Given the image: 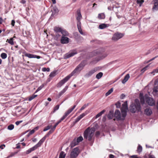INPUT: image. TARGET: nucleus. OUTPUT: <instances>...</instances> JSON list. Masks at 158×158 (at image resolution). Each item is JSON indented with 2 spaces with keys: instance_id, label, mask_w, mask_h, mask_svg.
<instances>
[{
  "instance_id": "423d86ee",
  "label": "nucleus",
  "mask_w": 158,
  "mask_h": 158,
  "mask_svg": "<svg viewBox=\"0 0 158 158\" xmlns=\"http://www.w3.org/2000/svg\"><path fill=\"white\" fill-rule=\"evenodd\" d=\"M79 153V148L76 147L74 148L71 152L70 156L72 158H75L77 157Z\"/></svg>"
},
{
  "instance_id": "2eb2a0df",
  "label": "nucleus",
  "mask_w": 158,
  "mask_h": 158,
  "mask_svg": "<svg viewBox=\"0 0 158 158\" xmlns=\"http://www.w3.org/2000/svg\"><path fill=\"white\" fill-rule=\"evenodd\" d=\"M51 11L52 12L51 16H54L56 15L59 12V10L56 6H53L51 9Z\"/></svg>"
},
{
  "instance_id": "864d4df0",
  "label": "nucleus",
  "mask_w": 158,
  "mask_h": 158,
  "mask_svg": "<svg viewBox=\"0 0 158 158\" xmlns=\"http://www.w3.org/2000/svg\"><path fill=\"white\" fill-rule=\"evenodd\" d=\"M115 105L117 108H119L120 107L121 103L119 102H118L115 104Z\"/></svg>"
},
{
  "instance_id": "c03bdc74",
  "label": "nucleus",
  "mask_w": 158,
  "mask_h": 158,
  "mask_svg": "<svg viewBox=\"0 0 158 158\" xmlns=\"http://www.w3.org/2000/svg\"><path fill=\"white\" fill-rule=\"evenodd\" d=\"M89 103L84 104L80 109V110L81 111L84 109L86 107L89 106Z\"/></svg>"
},
{
  "instance_id": "4d7b16f0",
  "label": "nucleus",
  "mask_w": 158,
  "mask_h": 158,
  "mask_svg": "<svg viewBox=\"0 0 158 158\" xmlns=\"http://www.w3.org/2000/svg\"><path fill=\"white\" fill-rule=\"evenodd\" d=\"M81 119L78 116L76 119L74 123H77L78 121H79V120Z\"/></svg>"
},
{
  "instance_id": "de8ad7c7",
  "label": "nucleus",
  "mask_w": 158,
  "mask_h": 158,
  "mask_svg": "<svg viewBox=\"0 0 158 158\" xmlns=\"http://www.w3.org/2000/svg\"><path fill=\"white\" fill-rule=\"evenodd\" d=\"M149 66V65H148L143 68L141 70V71L142 73H143L147 69V68Z\"/></svg>"
},
{
  "instance_id": "37998d69",
  "label": "nucleus",
  "mask_w": 158,
  "mask_h": 158,
  "mask_svg": "<svg viewBox=\"0 0 158 158\" xmlns=\"http://www.w3.org/2000/svg\"><path fill=\"white\" fill-rule=\"evenodd\" d=\"M14 125L11 124L8 126L7 129L10 130H11L14 128Z\"/></svg>"
},
{
  "instance_id": "3c124183",
  "label": "nucleus",
  "mask_w": 158,
  "mask_h": 158,
  "mask_svg": "<svg viewBox=\"0 0 158 158\" xmlns=\"http://www.w3.org/2000/svg\"><path fill=\"white\" fill-rule=\"evenodd\" d=\"M44 85H42L40 86L36 90L35 92V93H36L38 91L40 90L41 89H42V88L44 87Z\"/></svg>"
},
{
  "instance_id": "4468645a",
  "label": "nucleus",
  "mask_w": 158,
  "mask_h": 158,
  "mask_svg": "<svg viewBox=\"0 0 158 158\" xmlns=\"http://www.w3.org/2000/svg\"><path fill=\"white\" fill-rule=\"evenodd\" d=\"M24 55L25 56L27 57L30 58H36L38 59H39L41 57L40 56L27 53H25Z\"/></svg>"
},
{
  "instance_id": "f03ea898",
  "label": "nucleus",
  "mask_w": 158,
  "mask_h": 158,
  "mask_svg": "<svg viewBox=\"0 0 158 158\" xmlns=\"http://www.w3.org/2000/svg\"><path fill=\"white\" fill-rule=\"evenodd\" d=\"M130 110L132 113H135L136 111L140 112L141 106L139 100L136 99L135 100V102L132 103L130 106Z\"/></svg>"
},
{
  "instance_id": "aec40b11",
  "label": "nucleus",
  "mask_w": 158,
  "mask_h": 158,
  "mask_svg": "<svg viewBox=\"0 0 158 158\" xmlns=\"http://www.w3.org/2000/svg\"><path fill=\"white\" fill-rule=\"evenodd\" d=\"M128 109L127 101H126L122 104V107L121 109V111L123 110L126 112L127 113V110Z\"/></svg>"
},
{
  "instance_id": "6e6d98bb",
  "label": "nucleus",
  "mask_w": 158,
  "mask_h": 158,
  "mask_svg": "<svg viewBox=\"0 0 158 158\" xmlns=\"http://www.w3.org/2000/svg\"><path fill=\"white\" fill-rule=\"evenodd\" d=\"M81 119L78 116L76 119L74 123H77L78 121H79V120Z\"/></svg>"
},
{
  "instance_id": "a19ab883",
  "label": "nucleus",
  "mask_w": 158,
  "mask_h": 158,
  "mask_svg": "<svg viewBox=\"0 0 158 158\" xmlns=\"http://www.w3.org/2000/svg\"><path fill=\"white\" fill-rule=\"evenodd\" d=\"M83 140V138L82 136H80L76 139V141L78 143L81 141Z\"/></svg>"
},
{
  "instance_id": "72a5a7b5",
  "label": "nucleus",
  "mask_w": 158,
  "mask_h": 158,
  "mask_svg": "<svg viewBox=\"0 0 158 158\" xmlns=\"http://www.w3.org/2000/svg\"><path fill=\"white\" fill-rule=\"evenodd\" d=\"M61 33L63 35L62 36L68 35V32L65 30L62 29L61 31Z\"/></svg>"
},
{
  "instance_id": "58836bf2",
  "label": "nucleus",
  "mask_w": 158,
  "mask_h": 158,
  "mask_svg": "<svg viewBox=\"0 0 158 158\" xmlns=\"http://www.w3.org/2000/svg\"><path fill=\"white\" fill-rule=\"evenodd\" d=\"M113 88H111L106 93V96H108L113 91Z\"/></svg>"
},
{
  "instance_id": "4be33fe9",
  "label": "nucleus",
  "mask_w": 158,
  "mask_h": 158,
  "mask_svg": "<svg viewBox=\"0 0 158 158\" xmlns=\"http://www.w3.org/2000/svg\"><path fill=\"white\" fill-rule=\"evenodd\" d=\"M78 143L76 141V138H75L71 143L70 146L71 148L74 147L75 146L77 145Z\"/></svg>"
},
{
  "instance_id": "0eeeda50",
  "label": "nucleus",
  "mask_w": 158,
  "mask_h": 158,
  "mask_svg": "<svg viewBox=\"0 0 158 158\" xmlns=\"http://www.w3.org/2000/svg\"><path fill=\"white\" fill-rule=\"evenodd\" d=\"M124 35L118 32L115 33L113 35L112 39L114 41H117L123 36Z\"/></svg>"
},
{
  "instance_id": "393cba45",
  "label": "nucleus",
  "mask_w": 158,
  "mask_h": 158,
  "mask_svg": "<svg viewBox=\"0 0 158 158\" xmlns=\"http://www.w3.org/2000/svg\"><path fill=\"white\" fill-rule=\"evenodd\" d=\"M152 10L153 11L158 10V3L154 2V5L153 6Z\"/></svg>"
},
{
  "instance_id": "f8f14e48",
  "label": "nucleus",
  "mask_w": 158,
  "mask_h": 158,
  "mask_svg": "<svg viewBox=\"0 0 158 158\" xmlns=\"http://www.w3.org/2000/svg\"><path fill=\"white\" fill-rule=\"evenodd\" d=\"M54 131V130L51 128L48 133L40 140L39 141L42 144L45 140L46 137L49 136V135Z\"/></svg>"
},
{
  "instance_id": "7ed1b4c3",
  "label": "nucleus",
  "mask_w": 158,
  "mask_h": 158,
  "mask_svg": "<svg viewBox=\"0 0 158 158\" xmlns=\"http://www.w3.org/2000/svg\"><path fill=\"white\" fill-rule=\"evenodd\" d=\"M95 131L94 128L89 127L87 128L84 131V137L85 138L88 139L90 141L93 139L94 133Z\"/></svg>"
},
{
  "instance_id": "13d9d810",
  "label": "nucleus",
  "mask_w": 158,
  "mask_h": 158,
  "mask_svg": "<svg viewBox=\"0 0 158 158\" xmlns=\"http://www.w3.org/2000/svg\"><path fill=\"white\" fill-rule=\"evenodd\" d=\"M66 117L64 115L60 118V120L59 121L60 123L61 121L64 119Z\"/></svg>"
},
{
  "instance_id": "603ef678",
  "label": "nucleus",
  "mask_w": 158,
  "mask_h": 158,
  "mask_svg": "<svg viewBox=\"0 0 158 158\" xmlns=\"http://www.w3.org/2000/svg\"><path fill=\"white\" fill-rule=\"evenodd\" d=\"M60 123V122H59V121H58L57 122L56 124H55V125H54V126H53V127L52 128V129L53 130H55V129H56V127Z\"/></svg>"
},
{
  "instance_id": "8fccbe9b",
  "label": "nucleus",
  "mask_w": 158,
  "mask_h": 158,
  "mask_svg": "<svg viewBox=\"0 0 158 158\" xmlns=\"http://www.w3.org/2000/svg\"><path fill=\"white\" fill-rule=\"evenodd\" d=\"M52 127V126H48L45 127V128L44 129L43 131H46L49 129H50Z\"/></svg>"
},
{
  "instance_id": "5701e85b",
  "label": "nucleus",
  "mask_w": 158,
  "mask_h": 158,
  "mask_svg": "<svg viewBox=\"0 0 158 158\" xmlns=\"http://www.w3.org/2000/svg\"><path fill=\"white\" fill-rule=\"evenodd\" d=\"M152 94L155 96H158V86L155 87L152 92Z\"/></svg>"
},
{
  "instance_id": "f3484780",
  "label": "nucleus",
  "mask_w": 158,
  "mask_h": 158,
  "mask_svg": "<svg viewBox=\"0 0 158 158\" xmlns=\"http://www.w3.org/2000/svg\"><path fill=\"white\" fill-rule=\"evenodd\" d=\"M76 107V105H74L72 107L69 109L64 113V115L67 117L74 109Z\"/></svg>"
},
{
  "instance_id": "c85d7f7f",
  "label": "nucleus",
  "mask_w": 158,
  "mask_h": 158,
  "mask_svg": "<svg viewBox=\"0 0 158 158\" xmlns=\"http://www.w3.org/2000/svg\"><path fill=\"white\" fill-rule=\"evenodd\" d=\"M62 29L61 28L59 27H55L54 30L56 32H61Z\"/></svg>"
},
{
  "instance_id": "a878e982",
  "label": "nucleus",
  "mask_w": 158,
  "mask_h": 158,
  "mask_svg": "<svg viewBox=\"0 0 158 158\" xmlns=\"http://www.w3.org/2000/svg\"><path fill=\"white\" fill-rule=\"evenodd\" d=\"M130 78V75L127 74L125 76L124 78L122 80V82L123 84H125Z\"/></svg>"
},
{
  "instance_id": "412c9836",
  "label": "nucleus",
  "mask_w": 158,
  "mask_h": 158,
  "mask_svg": "<svg viewBox=\"0 0 158 158\" xmlns=\"http://www.w3.org/2000/svg\"><path fill=\"white\" fill-rule=\"evenodd\" d=\"M68 88V86H66L65 88L61 91L58 94V98L60 97L67 90Z\"/></svg>"
},
{
  "instance_id": "c756f323",
  "label": "nucleus",
  "mask_w": 158,
  "mask_h": 158,
  "mask_svg": "<svg viewBox=\"0 0 158 158\" xmlns=\"http://www.w3.org/2000/svg\"><path fill=\"white\" fill-rule=\"evenodd\" d=\"M98 17L99 19H103L105 18V16L104 14L102 13L98 14Z\"/></svg>"
},
{
  "instance_id": "ddd939ff",
  "label": "nucleus",
  "mask_w": 158,
  "mask_h": 158,
  "mask_svg": "<svg viewBox=\"0 0 158 158\" xmlns=\"http://www.w3.org/2000/svg\"><path fill=\"white\" fill-rule=\"evenodd\" d=\"M98 69L97 68H95L91 69L85 74V77H90L95 72L97 71Z\"/></svg>"
},
{
  "instance_id": "0e129e2a",
  "label": "nucleus",
  "mask_w": 158,
  "mask_h": 158,
  "mask_svg": "<svg viewBox=\"0 0 158 158\" xmlns=\"http://www.w3.org/2000/svg\"><path fill=\"white\" fill-rule=\"evenodd\" d=\"M17 153H18V152H14V153H11L10 154V155H9V156H10V157H12V156H13L14 155H15V154H17Z\"/></svg>"
},
{
  "instance_id": "774afa93",
  "label": "nucleus",
  "mask_w": 158,
  "mask_h": 158,
  "mask_svg": "<svg viewBox=\"0 0 158 158\" xmlns=\"http://www.w3.org/2000/svg\"><path fill=\"white\" fill-rule=\"evenodd\" d=\"M5 147L4 144H2L0 146V148L3 149Z\"/></svg>"
},
{
  "instance_id": "9d476101",
  "label": "nucleus",
  "mask_w": 158,
  "mask_h": 158,
  "mask_svg": "<svg viewBox=\"0 0 158 158\" xmlns=\"http://www.w3.org/2000/svg\"><path fill=\"white\" fill-rule=\"evenodd\" d=\"M146 102L150 106H153L155 105V102L154 99L151 98L147 97L145 98Z\"/></svg>"
},
{
  "instance_id": "c9c22d12",
  "label": "nucleus",
  "mask_w": 158,
  "mask_h": 158,
  "mask_svg": "<svg viewBox=\"0 0 158 158\" xmlns=\"http://www.w3.org/2000/svg\"><path fill=\"white\" fill-rule=\"evenodd\" d=\"M103 74L102 72H100L96 75V77L97 79H99L102 77Z\"/></svg>"
},
{
  "instance_id": "bb28decb",
  "label": "nucleus",
  "mask_w": 158,
  "mask_h": 158,
  "mask_svg": "<svg viewBox=\"0 0 158 158\" xmlns=\"http://www.w3.org/2000/svg\"><path fill=\"white\" fill-rule=\"evenodd\" d=\"M139 98H140V102H141V103L142 104H144L145 102V99H144L143 96L142 94H140Z\"/></svg>"
},
{
  "instance_id": "49530a36",
  "label": "nucleus",
  "mask_w": 158,
  "mask_h": 158,
  "mask_svg": "<svg viewBox=\"0 0 158 158\" xmlns=\"http://www.w3.org/2000/svg\"><path fill=\"white\" fill-rule=\"evenodd\" d=\"M144 1L143 0H137L136 2L138 4H139V6H141L142 4L144 2Z\"/></svg>"
},
{
  "instance_id": "2f4dec72",
  "label": "nucleus",
  "mask_w": 158,
  "mask_h": 158,
  "mask_svg": "<svg viewBox=\"0 0 158 158\" xmlns=\"http://www.w3.org/2000/svg\"><path fill=\"white\" fill-rule=\"evenodd\" d=\"M107 117L109 119H112L113 118V114L111 111H110L109 112V113Z\"/></svg>"
},
{
  "instance_id": "ea45409f",
  "label": "nucleus",
  "mask_w": 158,
  "mask_h": 158,
  "mask_svg": "<svg viewBox=\"0 0 158 158\" xmlns=\"http://www.w3.org/2000/svg\"><path fill=\"white\" fill-rule=\"evenodd\" d=\"M142 147L140 145H139L137 149V151L138 152H142Z\"/></svg>"
},
{
  "instance_id": "dca6fc26",
  "label": "nucleus",
  "mask_w": 158,
  "mask_h": 158,
  "mask_svg": "<svg viewBox=\"0 0 158 158\" xmlns=\"http://www.w3.org/2000/svg\"><path fill=\"white\" fill-rule=\"evenodd\" d=\"M69 42V39L67 37L62 36L61 39V43L62 44H66Z\"/></svg>"
},
{
  "instance_id": "a18cd8bd",
  "label": "nucleus",
  "mask_w": 158,
  "mask_h": 158,
  "mask_svg": "<svg viewBox=\"0 0 158 158\" xmlns=\"http://www.w3.org/2000/svg\"><path fill=\"white\" fill-rule=\"evenodd\" d=\"M56 75V72L53 71L51 72L49 76L51 77H54Z\"/></svg>"
},
{
  "instance_id": "6ab92c4d",
  "label": "nucleus",
  "mask_w": 158,
  "mask_h": 158,
  "mask_svg": "<svg viewBox=\"0 0 158 158\" xmlns=\"http://www.w3.org/2000/svg\"><path fill=\"white\" fill-rule=\"evenodd\" d=\"M144 113L147 116H150L152 114V112L150 109L147 108L144 110Z\"/></svg>"
},
{
  "instance_id": "5fc2aeb1",
  "label": "nucleus",
  "mask_w": 158,
  "mask_h": 158,
  "mask_svg": "<svg viewBox=\"0 0 158 158\" xmlns=\"http://www.w3.org/2000/svg\"><path fill=\"white\" fill-rule=\"evenodd\" d=\"M81 119L78 116L76 119L74 123H77L78 121H79V120Z\"/></svg>"
},
{
  "instance_id": "39448f33",
  "label": "nucleus",
  "mask_w": 158,
  "mask_h": 158,
  "mask_svg": "<svg viewBox=\"0 0 158 158\" xmlns=\"http://www.w3.org/2000/svg\"><path fill=\"white\" fill-rule=\"evenodd\" d=\"M86 64L85 61H82L76 68L73 70V71L69 74V75L71 77L75 73H79L83 69Z\"/></svg>"
},
{
  "instance_id": "f257e3e1",
  "label": "nucleus",
  "mask_w": 158,
  "mask_h": 158,
  "mask_svg": "<svg viewBox=\"0 0 158 158\" xmlns=\"http://www.w3.org/2000/svg\"><path fill=\"white\" fill-rule=\"evenodd\" d=\"M104 50L102 48H100L97 50H95L90 53V57H92L99 55V56L96 57L90 63L91 64H96L100 60L103 59L107 56L108 54L107 52H104Z\"/></svg>"
},
{
  "instance_id": "7c9ffc66",
  "label": "nucleus",
  "mask_w": 158,
  "mask_h": 158,
  "mask_svg": "<svg viewBox=\"0 0 158 158\" xmlns=\"http://www.w3.org/2000/svg\"><path fill=\"white\" fill-rule=\"evenodd\" d=\"M66 156V154L64 153V152L62 151L60 153L59 158H65Z\"/></svg>"
},
{
  "instance_id": "f704fd0d",
  "label": "nucleus",
  "mask_w": 158,
  "mask_h": 158,
  "mask_svg": "<svg viewBox=\"0 0 158 158\" xmlns=\"http://www.w3.org/2000/svg\"><path fill=\"white\" fill-rule=\"evenodd\" d=\"M106 24L105 23H102L99 25V28L101 29H102L106 28Z\"/></svg>"
},
{
  "instance_id": "338daca9",
  "label": "nucleus",
  "mask_w": 158,
  "mask_h": 158,
  "mask_svg": "<svg viewBox=\"0 0 158 158\" xmlns=\"http://www.w3.org/2000/svg\"><path fill=\"white\" fill-rule=\"evenodd\" d=\"M15 21L14 20H13L11 21V25L13 26H14V25H15Z\"/></svg>"
},
{
  "instance_id": "20e7f679",
  "label": "nucleus",
  "mask_w": 158,
  "mask_h": 158,
  "mask_svg": "<svg viewBox=\"0 0 158 158\" xmlns=\"http://www.w3.org/2000/svg\"><path fill=\"white\" fill-rule=\"evenodd\" d=\"M122 116L120 111L118 110H115L114 113V117L118 121L120 120H124L126 117L127 114L126 112L123 110L121 111Z\"/></svg>"
},
{
  "instance_id": "052dcab7",
  "label": "nucleus",
  "mask_w": 158,
  "mask_h": 158,
  "mask_svg": "<svg viewBox=\"0 0 158 158\" xmlns=\"http://www.w3.org/2000/svg\"><path fill=\"white\" fill-rule=\"evenodd\" d=\"M87 114V112L86 111H85V113H84L81 114V115L82 116L83 118L84 117L85 115H86Z\"/></svg>"
},
{
  "instance_id": "69168bd1",
  "label": "nucleus",
  "mask_w": 158,
  "mask_h": 158,
  "mask_svg": "<svg viewBox=\"0 0 158 158\" xmlns=\"http://www.w3.org/2000/svg\"><path fill=\"white\" fill-rule=\"evenodd\" d=\"M158 73V69L154 70H153V71L151 73L152 74V73Z\"/></svg>"
},
{
  "instance_id": "1a4fd4ad",
  "label": "nucleus",
  "mask_w": 158,
  "mask_h": 158,
  "mask_svg": "<svg viewBox=\"0 0 158 158\" xmlns=\"http://www.w3.org/2000/svg\"><path fill=\"white\" fill-rule=\"evenodd\" d=\"M42 144L39 141V142L35 145L32 148H29L26 152V153L28 154L30 153L31 152L35 150L37 148H38L40 147Z\"/></svg>"
},
{
  "instance_id": "79ce46f5",
  "label": "nucleus",
  "mask_w": 158,
  "mask_h": 158,
  "mask_svg": "<svg viewBox=\"0 0 158 158\" xmlns=\"http://www.w3.org/2000/svg\"><path fill=\"white\" fill-rule=\"evenodd\" d=\"M37 96V95L33 94V95H32L29 98L28 100L29 101H31L32 100H33V99H34V98H35Z\"/></svg>"
},
{
  "instance_id": "b1692460",
  "label": "nucleus",
  "mask_w": 158,
  "mask_h": 158,
  "mask_svg": "<svg viewBox=\"0 0 158 158\" xmlns=\"http://www.w3.org/2000/svg\"><path fill=\"white\" fill-rule=\"evenodd\" d=\"M77 53V52H72L68 54H66L65 58L66 59L70 57L73 56Z\"/></svg>"
},
{
  "instance_id": "680f3d73",
  "label": "nucleus",
  "mask_w": 158,
  "mask_h": 158,
  "mask_svg": "<svg viewBox=\"0 0 158 158\" xmlns=\"http://www.w3.org/2000/svg\"><path fill=\"white\" fill-rule=\"evenodd\" d=\"M59 105H56L54 107V111H56V110H57L59 109Z\"/></svg>"
},
{
  "instance_id": "09e8293b",
  "label": "nucleus",
  "mask_w": 158,
  "mask_h": 158,
  "mask_svg": "<svg viewBox=\"0 0 158 158\" xmlns=\"http://www.w3.org/2000/svg\"><path fill=\"white\" fill-rule=\"evenodd\" d=\"M42 71L43 72H46V71L49 72L50 71V69L49 68H46L44 67L42 69Z\"/></svg>"
},
{
  "instance_id": "bf43d9fd",
  "label": "nucleus",
  "mask_w": 158,
  "mask_h": 158,
  "mask_svg": "<svg viewBox=\"0 0 158 158\" xmlns=\"http://www.w3.org/2000/svg\"><path fill=\"white\" fill-rule=\"evenodd\" d=\"M22 122H23L22 120H21V121H17L16 122H15V123L16 125L18 126L20 123H21Z\"/></svg>"
},
{
  "instance_id": "4c0bfd02",
  "label": "nucleus",
  "mask_w": 158,
  "mask_h": 158,
  "mask_svg": "<svg viewBox=\"0 0 158 158\" xmlns=\"http://www.w3.org/2000/svg\"><path fill=\"white\" fill-rule=\"evenodd\" d=\"M1 57L2 59H5L7 57V55L5 53H2L1 54Z\"/></svg>"
},
{
  "instance_id": "e2e57ef3",
  "label": "nucleus",
  "mask_w": 158,
  "mask_h": 158,
  "mask_svg": "<svg viewBox=\"0 0 158 158\" xmlns=\"http://www.w3.org/2000/svg\"><path fill=\"white\" fill-rule=\"evenodd\" d=\"M35 132V130H32L31 131H30L29 133V135H31L33 133H34Z\"/></svg>"
},
{
  "instance_id": "a211bd4d",
  "label": "nucleus",
  "mask_w": 158,
  "mask_h": 158,
  "mask_svg": "<svg viewBox=\"0 0 158 158\" xmlns=\"http://www.w3.org/2000/svg\"><path fill=\"white\" fill-rule=\"evenodd\" d=\"M76 107V105H74L72 107L69 109L64 113V115L67 117L74 109Z\"/></svg>"
},
{
  "instance_id": "e433bc0d",
  "label": "nucleus",
  "mask_w": 158,
  "mask_h": 158,
  "mask_svg": "<svg viewBox=\"0 0 158 158\" xmlns=\"http://www.w3.org/2000/svg\"><path fill=\"white\" fill-rule=\"evenodd\" d=\"M6 42L10 44L13 45L14 44V42L13 41V38H10V39H7L6 40Z\"/></svg>"
},
{
  "instance_id": "9b49d317",
  "label": "nucleus",
  "mask_w": 158,
  "mask_h": 158,
  "mask_svg": "<svg viewBox=\"0 0 158 158\" xmlns=\"http://www.w3.org/2000/svg\"><path fill=\"white\" fill-rule=\"evenodd\" d=\"M76 17L77 21V24H81L80 20L82 18V15L80 12V10L79 9L77 11V14Z\"/></svg>"
},
{
  "instance_id": "6e6552de",
  "label": "nucleus",
  "mask_w": 158,
  "mask_h": 158,
  "mask_svg": "<svg viewBox=\"0 0 158 158\" xmlns=\"http://www.w3.org/2000/svg\"><path fill=\"white\" fill-rule=\"evenodd\" d=\"M71 77L69 75L65 77L64 79L61 80L57 84V87H60L64 84Z\"/></svg>"
},
{
  "instance_id": "cd10ccee",
  "label": "nucleus",
  "mask_w": 158,
  "mask_h": 158,
  "mask_svg": "<svg viewBox=\"0 0 158 158\" xmlns=\"http://www.w3.org/2000/svg\"><path fill=\"white\" fill-rule=\"evenodd\" d=\"M77 28L79 32L82 35H84L85 34L82 31L81 27V24H77Z\"/></svg>"
},
{
  "instance_id": "473e14b6",
  "label": "nucleus",
  "mask_w": 158,
  "mask_h": 158,
  "mask_svg": "<svg viewBox=\"0 0 158 158\" xmlns=\"http://www.w3.org/2000/svg\"><path fill=\"white\" fill-rule=\"evenodd\" d=\"M105 110H102L100 112L98 113L96 115L95 118H97L100 116H101L102 114L105 112Z\"/></svg>"
}]
</instances>
